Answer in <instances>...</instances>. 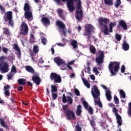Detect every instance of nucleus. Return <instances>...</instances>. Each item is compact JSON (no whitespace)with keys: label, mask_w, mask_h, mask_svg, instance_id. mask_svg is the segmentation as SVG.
Returning a JSON list of instances; mask_svg holds the SVG:
<instances>
[{"label":"nucleus","mask_w":131,"mask_h":131,"mask_svg":"<svg viewBox=\"0 0 131 131\" xmlns=\"http://www.w3.org/2000/svg\"><path fill=\"white\" fill-rule=\"evenodd\" d=\"M91 94L94 99H99L100 100V96L101 93H100V90L98 89L97 85H94V86L91 89Z\"/></svg>","instance_id":"nucleus-11"},{"label":"nucleus","mask_w":131,"mask_h":131,"mask_svg":"<svg viewBox=\"0 0 131 131\" xmlns=\"http://www.w3.org/2000/svg\"><path fill=\"white\" fill-rule=\"evenodd\" d=\"M2 49L5 54H8V51H9V49L8 48L5 47H3Z\"/></svg>","instance_id":"nucleus-49"},{"label":"nucleus","mask_w":131,"mask_h":131,"mask_svg":"<svg viewBox=\"0 0 131 131\" xmlns=\"http://www.w3.org/2000/svg\"><path fill=\"white\" fill-rule=\"evenodd\" d=\"M0 10L1 11V14H4L6 12V10L5 9V7H3L2 5H0Z\"/></svg>","instance_id":"nucleus-47"},{"label":"nucleus","mask_w":131,"mask_h":131,"mask_svg":"<svg viewBox=\"0 0 131 131\" xmlns=\"http://www.w3.org/2000/svg\"><path fill=\"white\" fill-rule=\"evenodd\" d=\"M123 50L124 51H128L129 50V45L126 43V41H124L122 45Z\"/></svg>","instance_id":"nucleus-26"},{"label":"nucleus","mask_w":131,"mask_h":131,"mask_svg":"<svg viewBox=\"0 0 131 131\" xmlns=\"http://www.w3.org/2000/svg\"><path fill=\"white\" fill-rule=\"evenodd\" d=\"M1 61L2 62H0V71L2 73H7L9 72V63L6 62H4L6 57L2 56L0 57Z\"/></svg>","instance_id":"nucleus-7"},{"label":"nucleus","mask_w":131,"mask_h":131,"mask_svg":"<svg viewBox=\"0 0 131 131\" xmlns=\"http://www.w3.org/2000/svg\"><path fill=\"white\" fill-rule=\"evenodd\" d=\"M11 72H14V73H17V69H16V67L15 66H13L11 68Z\"/></svg>","instance_id":"nucleus-48"},{"label":"nucleus","mask_w":131,"mask_h":131,"mask_svg":"<svg viewBox=\"0 0 131 131\" xmlns=\"http://www.w3.org/2000/svg\"><path fill=\"white\" fill-rule=\"evenodd\" d=\"M39 63H40L41 64H43V63L45 62V61H43V60H42V58H41L39 59Z\"/></svg>","instance_id":"nucleus-63"},{"label":"nucleus","mask_w":131,"mask_h":131,"mask_svg":"<svg viewBox=\"0 0 131 131\" xmlns=\"http://www.w3.org/2000/svg\"><path fill=\"white\" fill-rule=\"evenodd\" d=\"M90 78L92 80H95V79H96V77L94 75H90Z\"/></svg>","instance_id":"nucleus-59"},{"label":"nucleus","mask_w":131,"mask_h":131,"mask_svg":"<svg viewBox=\"0 0 131 131\" xmlns=\"http://www.w3.org/2000/svg\"><path fill=\"white\" fill-rule=\"evenodd\" d=\"M119 94L122 96V98H123V99H125V92H124V91L122 89H121L119 91Z\"/></svg>","instance_id":"nucleus-35"},{"label":"nucleus","mask_w":131,"mask_h":131,"mask_svg":"<svg viewBox=\"0 0 131 131\" xmlns=\"http://www.w3.org/2000/svg\"><path fill=\"white\" fill-rule=\"evenodd\" d=\"M94 102L95 105H98L100 108H103V105L102 104V102H101V101L94 99Z\"/></svg>","instance_id":"nucleus-32"},{"label":"nucleus","mask_w":131,"mask_h":131,"mask_svg":"<svg viewBox=\"0 0 131 131\" xmlns=\"http://www.w3.org/2000/svg\"><path fill=\"white\" fill-rule=\"evenodd\" d=\"M129 111H128V115H131V102L129 103Z\"/></svg>","instance_id":"nucleus-56"},{"label":"nucleus","mask_w":131,"mask_h":131,"mask_svg":"<svg viewBox=\"0 0 131 131\" xmlns=\"http://www.w3.org/2000/svg\"><path fill=\"white\" fill-rule=\"evenodd\" d=\"M0 123L2 125V126H3V127H5V128H9V126H8V125H7L6 124V123L5 122V121H4V120L2 118L0 119Z\"/></svg>","instance_id":"nucleus-30"},{"label":"nucleus","mask_w":131,"mask_h":131,"mask_svg":"<svg viewBox=\"0 0 131 131\" xmlns=\"http://www.w3.org/2000/svg\"><path fill=\"white\" fill-rule=\"evenodd\" d=\"M52 97L53 100H56L57 98H58V94L52 93Z\"/></svg>","instance_id":"nucleus-41"},{"label":"nucleus","mask_w":131,"mask_h":131,"mask_svg":"<svg viewBox=\"0 0 131 131\" xmlns=\"http://www.w3.org/2000/svg\"><path fill=\"white\" fill-rule=\"evenodd\" d=\"M110 19L106 17H100L98 18L99 26L103 29L104 35H109V32H113V27L116 26V23L111 22L109 24V30L108 29V23Z\"/></svg>","instance_id":"nucleus-2"},{"label":"nucleus","mask_w":131,"mask_h":131,"mask_svg":"<svg viewBox=\"0 0 131 131\" xmlns=\"http://www.w3.org/2000/svg\"><path fill=\"white\" fill-rule=\"evenodd\" d=\"M105 97L109 102L112 100V96L111 95V92L110 91H106L105 93Z\"/></svg>","instance_id":"nucleus-21"},{"label":"nucleus","mask_w":131,"mask_h":131,"mask_svg":"<svg viewBox=\"0 0 131 131\" xmlns=\"http://www.w3.org/2000/svg\"><path fill=\"white\" fill-rule=\"evenodd\" d=\"M41 40L42 45H43L44 46H46V45H47V42H48V40H47V38L46 37L42 38L41 39Z\"/></svg>","instance_id":"nucleus-40"},{"label":"nucleus","mask_w":131,"mask_h":131,"mask_svg":"<svg viewBox=\"0 0 131 131\" xmlns=\"http://www.w3.org/2000/svg\"><path fill=\"white\" fill-rule=\"evenodd\" d=\"M24 11H25V18L28 21H32L33 20V14H32V10L30 8V5L28 3H25Z\"/></svg>","instance_id":"nucleus-3"},{"label":"nucleus","mask_w":131,"mask_h":131,"mask_svg":"<svg viewBox=\"0 0 131 131\" xmlns=\"http://www.w3.org/2000/svg\"><path fill=\"white\" fill-rule=\"evenodd\" d=\"M90 52L92 54H96V48H92L90 49Z\"/></svg>","instance_id":"nucleus-53"},{"label":"nucleus","mask_w":131,"mask_h":131,"mask_svg":"<svg viewBox=\"0 0 131 131\" xmlns=\"http://www.w3.org/2000/svg\"><path fill=\"white\" fill-rule=\"evenodd\" d=\"M26 70L28 72H29L30 73H32V74H33L35 72L34 69H33V68L30 66H26Z\"/></svg>","instance_id":"nucleus-24"},{"label":"nucleus","mask_w":131,"mask_h":131,"mask_svg":"<svg viewBox=\"0 0 131 131\" xmlns=\"http://www.w3.org/2000/svg\"><path fill=\"white\" fill-rule=\"evenodd\" d=\"M11 89V86L9 85H7L4 86V90H5V92L4 94L5 97H9L10 94V90Z\"/></svg>","instance_id":"nucleus-17"},{"label":"nucleus","mask_w":131,"mask_h":131,"mask_svg":"<svg viewBox=\"0 0 131 131\" xmlns=\"http://www.w3.org/2000/svg\"><path fill=\"white\" fill-rule=\"evenodd\" d=\"M82 104L84 106V108L85 109V110H88V108H89V103L83 100L82 101Z\"/></svg>","instance_id":"nucleus-36"},{"label":"nucleus","mask_w":131,"mask_h":131,"mask_svg":"<svg viewBox=\"0 0 131 131\" xmlns=\"http://www.w3.org/2000/svg\"><path fill=\"white\" fill-rule=\"evenodd\" d=\"M17 91H18V92H22L23 91V86H18L17 88Z\"/></svg>","instance_id":"nucleus-57"},{"label":"nucleus","mask_w":131,"mask_h":131,"mask_svg":"<svg viewBox=\"0 0 131 131\" xmlns=\"http://www.w3.org/2000/svg\"><path fill=\"white\" fill-rule=\"evenodd\" d=\"M13 49L14 50H15V51H17V52H18V58H20L21 57V50H20V48H19V46H18V45H17V43L14 44Z\"/></svg>","instance_id":"nucleus-20"},{"label":"nucleus","mask_w":131,"mask_h":131,"mask_svg":"<svg viewBox=\"0 0 131 131\" xmlns=\"http://www.w3.org/2000/svg\"><path fill=\"white\" fill-rule=\"evenodd\" d=\"M81 127L79 126V125H76L75 126V130L76 131H81Z\"/></svg>","instance_id":"nucleus-50"},{"label":"nucleus","mask_w":131,"mask_h":131,"mask_svg":"<svg viewBox=\"0 0 131 131\" xmlns=\"http://www.w3.org/2000/svg\"><path fill=\"white\" fill-rule=\"evenodd\" d=\"M3 19L5 22H8L9 25L11 26V27H14V21H13V12L12 11H7L5 13Z\"/></svg>","instance_id":"nucleus-6"},{"label":"nucleus","mask_w":131,"mask_h":131,"mask_svg":"<svg viewBox=\"0 0 131 131\" xmlns=\"http://www.w3.org/2000/svg\"><path fill=\"white\" fill-rule=\"evenodd\" d=\"M114 100L115 104H119V99H118L117 96H115L114 97Z\"/></svg>","instance_id":"nucleus-42"},{"label":"nucleus","mask_w":131,"mask_h":131,"mask_svg":"<svg viewBox=\"0 0 131 131\" xmlns=\"http://www.w3.org/2000/svg\"><path fill=\"white\" fill-rule=\"evenodd\" d=\"M62 100L63 104H66L67 102H68L69 105H72V104H73V99H72L70 96H66L65 94L62 95Z\"/></svg>","instance_id":"nucleus-14"},{"label":"nucleus","mask_w":131,"mask_h":131,"mask_svg":"<svg viewBox=\"0 0 131 131\" xmlns=\"http://www.w3.org/2000/svg\"><path fill=\"white\" fill-rule=\"evenodd\" d=\"M66 119L67 120H75L76 117L75 116V113L73 110L68 109L67 111L64 112Z\"/></svg>","instance_id":"nucleus-10"},{"label":"nucleus","mask_w":131,"mask_h":131,"mask_svg":"<svg viewBox=\"0 0 131 131\" xmlns=\"http://www.w3.org/2000/svg\"><path fill=\"white\" fill-rule=\"evenodd\" d=\"M125 71V66H124V65H122L121 68V72L122 73H124Z\"/></svg>","instance_id":"nucleus-52"},{"label":"nucleus","mask_w":131,"mask_h":131,"mask_svg":"<svg viewBox=\"0 0 131 131\" xmlns=\"http://www.w3.org/2000/svg\"><path fill=\"white\" fill-rule=\"evenodd\" d=\"M32 80L37 85H39V84H40V82H41V79L38 75L33 76L32 77Z\"/></svg>","instance_id":"nucleus-15"},{"label":"nucleus","mask_w":131,"mask_h":131,"mask_svg":"<svg viewBox=\"0 0 131 131\" xmlns=\"http://www.w3.org/2000/svg\"><path fill=\"white\" fill-rule=\"evenodd\" d=\"M28 31H29V28L28 25L25 22H23L20 25V31L19 32V35H27L28 34Z\"/></svg>","instance_id":"nucleus-8"},{"label":"nucleus","mask_w":131,"mask_h":131,"mask_svg":"<svg viewBox=\"0 0 131 131\" xmlns=\"http://www.w3.org/2000/svg\"><path fill=\"white\" fill-rule=\"evenodd\" d=\"M87 110H88L89 113L90 115H93V114H94V110L92 106H89Z\"/></svg>","instance_id":"nucleus-37"},{"label":"nucleus","mask_w":131,"mask_h":131,"mask_svg":"<svg viewBox=\"0 0 131 131\" xmlns=\"http://www.w3.org/2000/svg\"><path fill=\"white\" fill-rule=\"evenodd\" d=\"M104 58H105L104 52L100 51V54L95 59V62L99 65L103 64V62H104Z\"/></svg>","instance_id":"nucleus-13"},{"label":"nucleus","mask_w":131,"mask_h":131,"mask_svg":"<svg viewBox=\"0 0 131 131\" xmlns=\"http://www.w3.org/2000/svg\"><path fill=\"white\" fill-rule=\"evenodd\" d=\"M17 81L18 84L20 85H25L26 84V79L20 78Z\"/></svg>","instance_id":"nucleus-27"},{"label":"nucleus","mask_w":131,"mask_h":131,"mask_svg":"<svg viewBox=\"0 0 131 131\" xmlns=\"http://www.w3.org/2000/svg\"><path fill=\"white\" fill-rule=\"evenodd\" d=\"M62 110L64 111V112H66L68 110V105H62Z\"/></svg>","instance_id":"nucleus-45"},{"label":"nucleus","mask_w":131,"mask_h":131,"mask_svg":"<svg viewBox=\"0 0 131 131\" xmlns=\"http://www.w3.org/2000/svg\"><path fill=\"white\" fill-rule=\"evenodd\" d=\"M93 32H94V26L90 24H86L84 26V32L83 35L86 36L88 39H91Z\"/></svg>","instance_id":"nucleus-5"},{"label":"nucleus","mask_w":131,"mask_h":131,"mask_svg":"<svg viewBox=\"0 0 131 131\" xmlns=\"http://www.w3.org/2000/svg\"><path fill=\"white\" fill-rule=\"evenodd\" d=\"M58 14H59V17L61 18L62 20H64V19H65V18L64 17V15H63V13H62V11L59 10L58 11Z\"/></svg>","instance_id":"nucleus-44"},{"label":"nucleus","mask_w":131,"mask_h":131,"mask_svg":"<svg viewBox=\"0 0 131 131\" xmlns=\"http://www.w3.org/2000/svg\"><path fill=\"white\" fill-rule=\"evenodd\" d=\"M95 121L96 118H95V117L92 116V119L90 121V122L91 126H92L93 128H95V126H96V123L95 122Z\"/></svg>","instance_id":"nucleus-28"},{"label":"nucleus","mask_w":131,"mask_h":131,"mask_svg":"<svg viewBox=\"0 0 131 131\" xmlns=\"http://www.w3.org/2000/svg\"><path fill=\"white\" fill-rule=\"evenodd\" d=\"M75 94L76 96H80V93L79 92V90L77 89H75L74 90Z\"/></svg>","instance_id":"nucleus-51"},{"label":"nucleus","mask_w":131,"mask_h":131,"mask_svg":"<svg viewBox=\"0 0 131 131\" xmlns=\"http://www.w3.org/2000/svg\"><path fill=\"white\" fill-rule=\"evenodd\" d=\"M116 39L117 40V41H120L121 40V35L117 34L116 35Z\"/></svg>","instance_id":"nucleus-43"},{"label":"nucleus","mask_w":131,"mask_h":131,"mask_svg":"<svg viewBox=\"0 0 131 131\" xmlns=\"http://www.w3.org/2000/svg\"><path fill=\"white\" fill-rule=\"evenodd\" d=\"M35 39L34 38H30V41L31 42V43H34V42H35Z\"/></svg>","instance_id":"nucleus-62"},{"label":"nucleus","mask_w":131,"mask_h":131,"mask_svg":"<svg viewBox=\"0 0 131 131\" xmlns=\"http://www.w3.org/2000/svg\"><path fill=\"white\" fill-rule=\"evenodd\" d=\"M78 2L76 5V15L75 18L78 21H81L83 18V11L81 9V1L80 0H67V8L69 12L73 13L75 10L74 3Z\"/></svg>","instance_id":"nucleus-1"},{"label":"nucleus","mask_w":131,"mask_h":131,"mask_svg":"<svg viewBox=\"0 0 131 131\" xmlns=\"http://www.w3.org/2000/svg\"><path fill=\"white\" fill-rule=\"evenodd\" d=\"M30 55L31 56H35V53H34V52L33 51H30Z\"/></svg>","instance_id":"nucleus-64"},{"label":"nucleus","mask_w":131,"mask_h":131,"mask_svg":"<svg viewBox=\"0 0 131 131\" xmlns=\"http://www.w3.org/2000/svg\"><path fill=\"white\" fill-rule=\"evenodd\" d=\"M50 79L51 81H53L55 83H61L62 82V78L61 76L58 75L56 73H51L50 74Z\"/></svg>","instance_id":"nucleus-9"},{"label":"nucleus","mask_w":131,"mask_h":131,"mask_svg":"<svg viewBox=\"0 0 131 131\" xmlns=\"http://www.w3.org/2000/svg\"><path fill=\"white\" fill-rule=\"evenodd\" d=\"M56 26H58V27L60 29H61L64 36H66V30H67V29H66V26L65 25V24H64V23H63L62 21L57 20L56 22Z\"/></svg>","instance_id":"nucleus-12"},{"label":"nucleus","mask_w":131,"mask_h":131,"mask_svg":"<svg viewBox=\"0 0 131 131\" xmlns=\"http://www.w3.org/2000/svg\"><path fill=\"white\" fill-rule=\"evenodd\" d=\"M82 80L84 85H85V86H86V88H88V89H90V88H91V84H90V83H89L88 80L84 79V78H83V77H82Z\"/></svg>","instance_id":"nucleus-29"},{"label":"nucleus","mask_w":131,"mask_h":131,"mask_svg":"<svg viewBox=\"0 0 131 131\" xmlns=\"http://www.w3.org/2000/svg\"><path fill=\"white\" fill-rule=\"evenodd\" d=\"M3 33L7 36H10V32H9V29H8V28H5L4 29Z\"/></svg>","instance_id":"nucleus-38"},{"label":"nucleus","mask_w":131,"mask_h":131,"mask_svg":"<svg viewBox=\"0 0 131 131\" xmlns=\"http://www.w3.org/2000/svg\"><path fill=\"white\" fill-rule=\"evenodd\" d=\"M10 100H11V103H12V104H13V105L15 104H16V101H15V99H13V98H10Z\"/></svg>","instance_id":"nucleus-61"},{"label":"nucleus","mask_w":131,"mask_h":131,"mask_svg":"<svg viewBox=\"0 0 131 131\" xmlns=\"http://www.w3.org/2000/svg\"><path fill=\"white\" fill-rule=\"evenodd\" d=\"M121 5V1L120 0H116V3L115 4V8H118L119 6Z\"/></svg>","instance_id":"nucleus-39"},{"label":"nucleus","mask_w":131,"mask_h":131,"mask_svg":"<svg viewBox=\"0 0 131 131\" xmlns=\"http://www.w3.org/2000/svg\"><path fill=\"white\" fill-rule=\"evenodd\" d=\"M57 5H61V0H54Z\"/></svg>","instance_id":"nucleus-60"},{"label":"nucleus","mask_w":131,"mask_h":131,"mask_svg":"<svg viewBox=\"0 0 131 131\" xmlns=\"http://www.w3.org/2000/svg\"><path fill=\"white\" fill-rule=\"evenodd\" d=\"M71 45L73 47L74 50L78 48V46H77V41L76 40H72Z\"/></svg>","instance_id":"nucleus-25"},{"label":"nucleus","mask_w":131,"mask_h":131,"mask_svg":"<svg viewBox=\"0 0 131 131\" xmlns=\"http://www.w3.org/2000/svg\"><path fill=\"white\" fill-rule=\"evenodd\" d=\"M33 51L34 52V53H35V55H36V54L38 53V52H39V49H38V46L34 45L33 46Z\"/></svg>","instance_id":"nucleus-33"},{"label":"nucleus","mask_w":131,"mask_h":131,"mask_svg":"<svg viewBox=\"0 0 131 131\" xmlns=\"http://www.w3.org/2000/svg\"><path fill=\"white\" fill-rule=\"evenodd\" d=\"M54 61L56 63V64H57L58 66L65 65V62L63 61L59 57L54 58Z\"/></svg>","instance_id":"nucleus-16"},{"label":"nucleus","mask_w":131,"mask_h":131,"mask_svg":"<svg viewBox=\"0 0 131 131\" xmlns=\"http://www.w3.org/2000/svg\"><path fill=\"white\" fill-rule=\"evenodd\" d=\"M116 118L117 122L119 126H121V125H122V119L121 118V116L119 115H117Z\"/></svg>","instance_id":"nucleus-23"},{"label":"nucleus","mask_w":131,"mask_h":131,"mask_svg":"<svg viewBox=\"0 0 131 131\" xmlns=\"http://www.w3.org/2000/svg\"><path fill=\"white\" fill-rule=\"evenodd\" d=\"M120 63L117 61H111L108 64V70L111 73V76H115L119 71Z\"/></svg>","instance_id":"nucleus-4"},{"label":"nucleus","mask_w":131,"mask_h":131,"mask_svg":"<svg viewBox=\"0 0 131 131\" xmlns=\"http://www.w3.org/2000/svg\"><path fill=\"white\" fill-rule=\"evenodd\" d=\"M119 26L122 27V28L124 29V30H127V26L126 25V23H125L124 20H120L119 23Z\"/></svg>","instance_id":"nucleus-18"},{"label":"nucleus","mask_w":131,"mask_h":131,"mask_svg":"<svg viewBox=\"0 0 131 131\" xmlns=\"http://www.w3.org/2000/svg\"><path fill=\"white\" fill-rule=\"evenodd\" d=\"M7 59L9 61H13V60H14V57H13V56H9L8 57Z\"/></svg>","instance_id":"nucleus-58"},{"label":"nucleus","mask_w":131,"mask_h":131,"mask_svg":"<svg viewBox=\"0 0 131 131\" xmlns=\"http://www.w3.org/2000/svg\"><path fill=\"white\" fill-rule=\"evenodd\" d=\"M93 71L96 73V75H98L100 72H99V71L97 69V68L95 67L93 68Z\"/></svg>","instance_id":"nucleus-54"},{"label":"nucleus","mask_w":131,"mask_h":131,"mask_svg":"<svg viewBox=\"0 0 131 131\" xmlns=\"http://www.w3.org/2000/svg\"><path fill=\"white\" fill-rule=\"evenodd\" d=\"M57 92H58L57 86L51 85V93H57Z\"/></svg>","instance_id":"nucleus-34"},{"label":"nucleus","mask_w":131,"mask_h":131,"mask_svg":"<svg viewBox=\"0 0 131 131\" xmlns=\"http://www.w3.org/2000/svg\"><path fill=\"white\" fill-rule=\"evenodd\" d=\"M113 112L115 113L116 117H117V115H119V114H118V111L117 110L116 107H113Z\"/></svg>","instance_id":"nucleus-46"},{"label":"nucleus","mask_w":131,"mask_h":131,"mask_svg":"<svg viewBox=\"0 0 131 131\" xmlns=\"http://www.w3.org/2000/svg\"><path fill=\"white\" fill-rule=\"evenodd\" d=\"M62 66H60V69L61 70H65L66 69V63H64V64H61Z\"/></svg>","instance_id":"nucleus-55"},{"label":"nucleus","mask_w":131,"mask_h":131,"mask_svg":"<svg viewBox=\"0 0 131 131\" xmlns=\"http://www.w3.org/2000/svg\"><path fill=\"white\" fill-rule=\"evenodd\" d=\"M41 22L43 23V25H47V24H50V19L48 17H43L41 18Z\"/></svg>","instance_id":"nucleus-22"},{"label":"nucleus","mask_w":131,"mask_h":131,"mask_svg":"<svg viewBox=\"0 0 131 131\" xmlns=\"http://www.w3.org/2000/svg\"><path fill=\"white\" fill-rule=\"evenodd\" d=\"M82 108V107H81V105H80V104L78 105L77 110L76 111V114L77 116H80V115H81V112H82L81 108Z\"/></svg>","instance_id":"nucleus-19"},{"label":"nucleus","mask_w":131,"mask_h":131,"mask_svg":"<svg viewBox=\"0 0 131 131\" xmlns=\"http://www.w3.org/2000/svg\"><path fill=\"white\" fill-rule=\"evenodd\" d=\"M104 2L107 6H113V0H104Z\"/></svg>","instance_id":"nucleus-31"}]
</instances>
